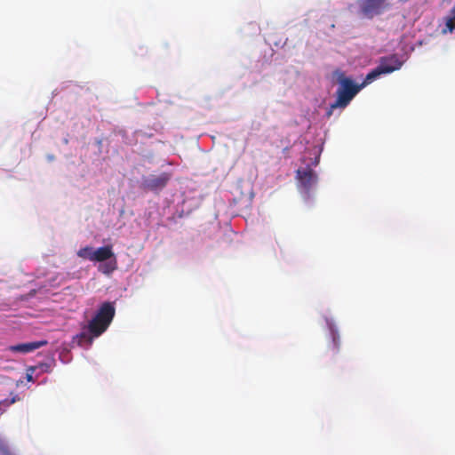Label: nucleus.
Here are the masks:
<instances>
[{
	"instance_id": "f257e3e1",
	"label": "nucleus",
	"mask_w": 455,
	"mask_h": 455,
	"mask_svg": "<svg viewBox=\"0 0 455 455\" xmlns=\"http://www.w3.org/2000/svg\"><path fill=\"white\" fill-rule=\"evenodd\" d=\"M116 314L113 302H104L100 305L95 315L88 323L87 329L77 335L79 344H92L93 338L100 336L107 331Z\"/></svg>"
},
{
	"instance_id": "f03ea898",
	"label": "nucleus",
	"mask_w": 455,
	"mask_h": 455,
	"mask_svg": "<svg viewBox=\"0 0 455 455\" xmlns=\"http://www.w3.org/2000/svg\"><path fill=\"white\" fill-rule=\"evenodd\" d=\"M322 151L321 145L312 144V147L307 148L301 157V161L306 167H300L296 172L298 187L307 193L317 183V174L311 169V166H316L319 164Z\"/></svg>"
},
{
	"instance_id": "7ed1b4c3",
	"label": "nucleus",
	"mask_w": 455,
	"mask_h": 455,
	"mask_svg": "<svg viewBox=\"0 0 455 455\" xmlns=\"http://www.w3.org/2000/svg\"><path fill=\"white\" fill-rule=\"evenodd\" d=\"M362 90V85L356 84L348 77L339 78V86L337 90V99L331 104L327 116H331L336 108H345L354 97Z\"/></svg>"
},
{
	"instance_id": "20e7f679",
	"label": "nucleus",
	"mask_w": 455,
	"mask_h": 455,
	"mask_svg": "<svg viewBox=\"0 0 455 455\" xmlns=\"http://www.w3.org/2000/svg\"><path fill=\"white\" fill-rule=\"evenodd\" d=\"M392 7L390 0H361L359 2V12L366 19H373L380 16Z\"/></svg>"
},
{
	"instance_id": "39448f33",
	"label": "nucleus",
	"mask_w": 455,
	"mask_h": 455,
	"mask_svg": "<svg viewBox=\"0 0 455 455\" xmlns=\"http://www.w3.org/2000/svg\"><path fill=\"white\" fill-rule=\"evenodd\" d=\"M172 179V173L164 172L158 175L149 174L141 178L140 188L145 191L159 193L169 183Z\"/></svg>"
},
{
	"instance_id": "423d86ee",
	"label": "nucleus",
	"mask_w": 455,
	"mask_h": 455,
	"mask_svg": "<svg viewBox=\"0 0 455 455\" xmlns=\"http://www.w3.org/2000/svg\"><path fill=\"white\" fill-rule=\"evenodd\" d=\"M403 64V61L399 59L396 54H391L382 57L379 64L385 74H390L394 71L399 70Z\"/></svg>"
},
{
	"instance_id": "0eeeda50",
	"label": "nucleus",
	"mask_w": 455,
	"mask_h": 455,
	"mask_svg": "<svg viewBox=\"0 0 455 455\" xmlns=\"http://www.w3.org/2000/svg\"><path fill=\"white\" fill-rule=\"evenodd\" d=\"M47 344H48V341L46 339H42L39 341H33V342L14 345V346L10 347V350L12 352H15V353L28 354V353H30L36 349H38V348L44 347V346H46Z\"/></svg>"
},
{
	"instance_id": "6e6552de",
	"label": "nucleus",
	"mask_w": 455,
	"mask_h": 455,
	"mask_svg": "<svg viewBox=\"0 0 455 455\" xmlns=\"http://www.w3.org/2000/svg\"><path fill=\"white\" fill-rule=\"evenodd\" d=\"M114 257V252L111 245H106L98 248L92 253L91 261L102 262Z\"/></svg>"
},
{
	"instance_id": "1a4fd4ad",
	"label": "nucleus",
	"mask_w": 455,
	"mask_h": 455,
	"mask_svg": "<svg viewBox=\"0 0 455 455\" xmlns=\"http://www.w3.org/2000/svg\"><path fill=\"white\" fill-rule=\"evenodd\" d=\"M385 74L382 70L380 65L372 69L370 73H368L363 80V82L360 84L362 85V89L367 84L372 83L376 80L380 75Z\"/></svg>"
},
{
	"instance_id": "9d476101",
	"label": "nucleus",
	"mask_w": 455,
	"mask_h": 455,
	"mask_svg": "<svg viewBox=\"0 0 455 455\" xmlns=\"http://www.w3.org/2000/svg\"><path fill=\"white\" fill-rule=\"evenodd\" d=\"M93 252H94V251H92V247L86 246V247L81 248L77 251V255L80 258L88 259L91 260V257H92Z\"/></svg>"
},
{
	"instance_id": "9b49d317",
	"label": "nucleus",
	"mask_w": 455,
	"mask_h": 455,
	"mask_svg": "<svg viewBox=\"0 0 455 455\" xmlns=\"http://www.w3.org/2000/svg\"><path fill=\"white\" fill-rule=\"evenodd\" d=\"M0 455H16L2 439H0Z\"/></svg>"
},
{
	"instance_id": "f8f14e48",
	"label": "nucleus",
	"mask_w": 455,
	"mask_h": 455,
	"mask_svg": "<svg viewBox=\"0 0 455 455\" xmlns=\"http://www.w3.org/2000/svg\"><path fill=\"white\" fill-rule=\"evenodd\" d=\"M455 16L451 12V16L446 19V27L449 31L452 32L455 29Z\"/></svg>"
},
{
	"instance_id": "ddd939ff",
	"label": "nucleus",
	"mask_w": 455,
	"mask_h": 455,
	"mask_svg": "<svg viewBox=\"0 0 455 455\" xmlns=\"http://www.w3.org/2000/svg\"><path fill=\"white\" fill-rule=\"evenodd\" d=\"M331 338H332V344H333L334 348L336 350H339V335L334 330H331Z\"/></svg>"
},
{
	"instance_id": "4468645a",
	"label": "nucleus",
	"mask_w": 455,
	"mask_h": 455,
	"mask_svg": "<svg viewBox=\"0 0 455 455\" xmlns=\"http://www.w3.org/2000/svg\"><path fill=\"white\" fill-rule=\"evenodd\" d=\"M36 371V367L29 366L27 369L26 379L28 381H34L33 374Z\"/></svg>"
},
{
	"instance_id": "2eb2a0df",
	"label": "nucleus",
	"mask_w": 455,
	"mask_h": 455,
	"mask_svg": "<svg viewBox=\"0 0 455 455\" xmlns=\"http://www.w3.org/2000/svg\"><path fill=\"white\" fill-rule=\"evenodd\" d=\"M35 367H36V370H40L41 372H49L51 371V365L48 363H39Z\"/></svg>"
},
{
	"instance_id": "dca6fc26",
	"label": "nucleus",
	"mask_w": 455,
	"mask_h": 455,
	"mask_svg": "<svg viewBox=\"0 0 455 455\" xmlns=\"http://www.w3.org/2000/svg\"><path fill=\"white\" fill-rule=\"evenodd\" d=\"M451 12H452V14L455 16V5L453 6V8L451 9Z\"/></svg>"
}]
</instances>
